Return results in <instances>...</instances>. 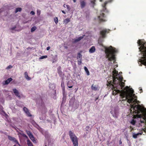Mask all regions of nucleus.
Here are the masks:
<instances>
[{
    "label": "nucleus",
    "mask_w": 146,
    "mask_h": 146,
    "mask_svg": "<svg viewBox=\"0 0 146 146\" xmlns=\"http://www.w3.org/2000/svg\"><path fill=\"white\" fill-rule=\"evenodd\" d=\"M119 143L120 145L121 144H122V142L121 141V139L119 140Z\"/></svg>",
    "instance_id": "6e6d98bb"
},
{
    "label": "nucleus",
    "mask_w": 146,
    "mask_h": 146,
    "mask_svg": "<svg viewBox=\"0 0 146 146\" xmlns=\"http://www.w3.org/2000/svg\"><path fill=\"white\" fill-rule=\"evenodd\" d=\"M13 79L12 78H8L7 80H6L3 83V84L4 85L8 84Z\"/></svg>",
    "instance_id": "2eb2a0df"
},
{
    "label": "nucleus",
    "mask_w": 146,
    "mask_h": 146,
    "mask_svg": "<svg viewBox=\"0 0 146 146\" xmlns=\"http://www.w3.org/2000/svg\"><path fill=\"white\" fill-rule=\"evenodd\" d=\"M61 86L62 88L63 91V92L64 93L65 91V87L64 82L63 81H62L61 82Z\"/></svg>",
    "instance_id": "5701e85b"
},
{
    "label": "nucleus",
    "mask_w": 146,
    "mask_h": 146,
    "mask_svg": "<svg viewBox=\"0 0 146 146\" xmlns=\"http://www.w3.org/2000/svg\"><path fill=\"white\" fill-rule=\"evenodd\" d=\"M13 90L15 94L17 97L19 98H21V96L19 92L16 88L13 89Z\"/></svg>",
    "instance_id": "f8f14e48"
},
{
    "label": "nucleus",
    "mask_w": 146,
    "mask_h": 146,
    "mask_svg": "<svg viewBox=\"0 0 146 146\" xmlns=\"http://www.w3.org/2000/svg\"><path fill=\"white\" fill-rule=\"evenodd\" d=\"M84 69L87 75L88 76H89V75H90L89 72L88 71V68H87L86 67L84 66Z\"/></svg>",
    "instance_id": "cd10ccee"
},
{
    "label": "nucleus",
    "mask_w": 146,
    "mask_h": 146,
    "mask_svg": "<svg viewBox=\"0 0 146 146\" xmlns=\"http://www.w3.org/2000/svg\"><path fill=\"white\" fill-rule=\"evenodd\" d=\"M50 48V46H48V47L46 48V50H49Z\"/></svg>",
    "instance_id": "603ef678"
},
{
    "label": "nucleus",
    "mask_w": 146,
    "mask_h": 146,
    "mask_svg": "<svg viewBox=\"0 0 146 146\" xmlns=\"http://www.w3.org/2000/svg\"><path fill=\"white\" fill-rule=\"evenodd\" d=\"M113 79H114L116 77H117L116 76L118 74V72L117 71L115 70L113 71Z\"/></svg>",
    "instance_id": "aec40b11"
},
{
    "label": "nucleus",
    "mask_w": 146,
    "mask_h": 146,
    "mask_svg": "<svg viewBox=\"0 0 146 146\" xmlns=\"http://www.w3.org/2000/svg\"><path fill=\"white\" fill-rule=\"evenodd\" d=\"M22 10V8H17L16 9V10L15 11V13H17L18 11L20 12Z\"/></svg>",
    "instance_id": "c756f323"
},
{
    "label": "nucleus",
    "mask_w": 146,
    "mask_h": 146,
    "mask_svg": "<svg viewBox=\"0 0 146 146\" xmlns=\"http://www.w3.org/2000/svg\"><path fill=\"white\" fill-rule=\"evenodd\" d=\"M8 139L12 141L13 142L15 143H16L19 146H21L20 145V144L17 140L15 137H13L10 135H8Z\"/></svg>",
    "instance_id": "9d476101"
},
{
    "label": "nucleus",
    "mask_w": 146,
    "mask_h": 146,
    "mask_svg": "<svg viewBox=\"0 0 146 146\" xmlns=\"http://www.w3.org/2000/svg\"><path fill=\"white\" fill-rule=\"evenodd\" d=\"M30 14H31L32 15H34L35 14V12L33 11H31L30 12Z\"/></svg>",
    "instance_id": "de8ad7c7"
},
{
    "label": "nucleus",
    "mask_w": 146,
    "mask_h": 146,
    "mask_svg": "<svg viewBox=\"0 0 146 146\" xmlns=\"http://www.w3.org/2000/svg\"><path fill=\"white\" fill-rule=\"evenodd\" d=\"M126 91L121 93L120 96L122 101L126 100L129 98H133L135 96V94H133L134 91L132 88L130 89L129 87L126 86L125 88Z\"/></svg>",
    "instance_id": "7ed1b4c3"
},
{
    "label": "nucleus",
    "mask_w": 146,
    "mask_h": 146,
    "mask_svg": "<svg viewBox=\"0 0 146 146\" xmlns=\"http://www.w3.org/2000/svg\"><path fill=\"white\" fill-rule=\"evenodd\" d=\"M116 85H118L120 87L122 88L124 86L125 83L123 82L122 81H120L118 80V82H117L116 84Z\"/></svg>",
    "instance_id": "4468645a"
},
{
    "label": "nucleus",
    "mask_w": 146,
    "mask_h": 146,
    "mask_svg": "<svg viewBox=\"0 0 146 146\" xmlns=\"http://www.w3.org/2000/svg\"><path fill=\"white\" fill-rule=\"evenodd\" d=\"M65 4H64V7H65Z\"/></svg>",
    "instance_id": "338daca9"
},
{
    "label": "nucleus",
    "mask_w": 146,
    "mask_h": 146,
    "mask_svg": "<svg viewBox=\"0 0 146 146\" xmlns=\"http://www.w3.org/2000/svg\"><path fill=\"white\" fill-rule=\"evenodd\" d=\"M36 29V27L35 26H34L31 29V31L32 32L35 31Z\"/></svg>",
    "instance_id": "72a5a7b5"
},
{
    "label": "nucleus",
    "mask_w": 146,
    "mask_h": 146,
    "mask_svg": "<svg viewBox=\"0 0 146 146\" xmlns=\"http://www.w3.org/2000/svg\"><path fill=\"white\" fill-rule=\"evenodd\" d=\"M136 123V121L134 119H133L131 122V123L133 125H134Z\"/></svg>",
    "instance_id": "4c0bfd02"
},
{
    "label": "nucleus",
    "mask_w": 146,
    "mask_h": 146,
    "mask_svg": "<svg viewBox=\"0 0 146 146\" xmlns=\"http://www.w3.org/2000/svg\"><path fill=\"white\" fill-rule=\"evenodd\" d=\"M143 131L144 132L146 133V127L144 128V129H143Z\"/></svg>",
    "instance_id": "3c124183"
},
{
    "label": "nucleus",
    "mask_w": 146,
    "mask_h": 146,
    "mask_svg": "<svg viewBox=\"0 0 146 146\" xmlns=\"http://www.w3.org/2000/svg\"><path fill=\"white\" fill-rule=\"evenodd\" d=\"M144 111H145V112L146 113V110L144 109Z\"/></svg>",
    "instance_id": "e2e57ef3"
},
{
    "label": "nucleus",
    "mask_w": 146,
    "mask_h": 146,
    "mask_svg": "<svg viewBox=\"0 0 146 146\" xmlns=\"http://www.w3.org/2000/svg\"><path fill=\"white\" fill-rule=\"evenodd\" d=\"M98 98H96L95 99V101H96L98 99Z\"/></svg>",
    "instance_id": "052dcab7"
},
{
    "label": "nucleus",
    "mask_w": 146,
    "mask_h": 146,
    "mask_svg": "<svg viewBox=\"0 0 146 146\" xmlns=\"http://www.w3.org/2000/svg\"><path fill=\"white\" fill-rule=\"evenodd\" d=\"M98 85H94L93 84L92 85L91 88L93 90L96 91L98 90Z\"/></svg>",
    "instance_id": "412c9836"
},
{
    "label": "nucleus",
    "mask_w": 146,
    "mask_h": 146,
    "mask_svg": "<svg viewBox=\"0 0 146 146\" xmlns=\"http://www.w3.org/2000/svg\"><path fill=\"white\" fill-rule=\"evenodd\" d=\"M82 59H80V60H78V65H81L82 63V62L81 61Z\"/></svg>",
    "instance_id": "a19ab883"
},
{
    "label": "nucleus",
    "mask_w": 146,
    "mask_h": 146,
    "mask_svg": "<svg viewBox=\"0 0 146 146\" xmlns=\"http://www.w3.org/2000/svg\"><path fill=\"white\" fill-rule=\"evenodd\" d=\"M25 113L27 114V115L29 117H30L32 116V115L30 113V112L29 111V110L28 111H27V112H25Z\"/></svg>",
    "instance_id": "2f4dec72"
},
{
    "label": "nucleus",
    "mask_w": 146,
    "mask_h": 146,
    "mask_svg": "<svg viewBox=\"0 0 146 146\" xmlns=\"http://www.w3.org/2000/svg\"><path fill=\"white\" fill-rule=\"evenodd\" d=\"M117 52V50L111 46L105 48V53L106 58H108V60L110 61L113 60L115 61V54Z\"/></svg>",
    "instance_id": "f03ea898"
},
{
    "label": "nucleus",
    "mask_w": 146,
    "mask_h": 146,
    "mask_svg": "<svg viewBox=\"0 0 146 146\" xmlns=\"http://www.w3.org/2000/svg\"><path fill=\"white\" fill-rule=\"evenodd\" d=\"M142 133L143 132L138 133L137 134L134 133L133 135V137L134 138H136L139 135H141Z\"/></svg>",
    "instance_id": "4be33fe9"
},
{
    "label": "nucleus",
    "mask_w": 146,
    "mask_h": 146,
    "mask_svg": "<svg viewBox=\"0 0 146 146\" xmlns=\"http://www.w3.org/2000/svg\"><path fill=\"white\" fill-rule=\"evenodd\" d=\"M29 138H30V139L33 142H36V140L35 139L34 137L33 136V135H32L31 137H30Z\"/></svg>",
    "instance_id": "c85d7f7f"
},
{
    "label": "nucleus",
    "mask_w": 146,
    "mask_h": 146,
    "mask_svg": "<svg viewBox=\"0 0 146 146\" xmlns=\"http://www.w3.org/2000/svg\"><path fill=\"white\" fill-rule=\"evenodd\" d=\"M96 0H91V3L93 5V7H94V5L95 4V2Z\"/></svg>",
    "instance_id": "f704fd0d"
},
{
    "label": "nucleus",
    "mask_w": 146,
    "mask_h": 146,
    "mask_svg": "<svg viewBox=\"0 0 146 146\" xmlns=\"http://www.w3.org/2000/svg\"><path fill=\"white\" fill-rule=\"evenodd\" d=\"M67 85L69 88H72L73 86L72 82V81H68L67 82Z\"/></svg>",
    "instance_id": "dca6fc26"
},
{
    "label": "nucleus",
    "mask_w": 146,
    "mask_h": 146,
    "mask_svg": "<svg viewBox=\"0 0 146 146\" xmlns=\"http://www.w3.org/2000/svg\"><path fill=\"white\" fill-rule=\"evenodd\" d=\"M130 127V128H132L131 130L133 129V128L131 126Z\"/></svg>",
    "instance_id": "680f3d73"
},
{
    "label": "nucleus",
    "mask_w": 146,
    "mask_h": 146,
    "mask_svg": "<svg viewBox=\"0 0 146 146\" xmlns=\"http://www.w3.org/2000/svg\"><path fill=\"white\" fill-rule=\"evenodd\" d=\"M20 134L24 137H25L26 135V134L23 133H20Z\"/></svg>",
    "instance_id": "49530a36"
},
{
    "label": "nucleus",
    "mask_w": 146,
    "mask_h": 146,
    "mask_svg": "<svg viewBox=\"0 0 146 146\" xmlns=\"http://www.w3.org/2000/svg\"><path fill=\"white\" fill-rule=\"evenodd\" d=\"M64 47L66 48H67V46H65Z\"/></svg>",
    "instance_id": "0e129e2a"
},
{
    "label": "nucleus",
    "mask_w": 146,
    "mask_h": 146,
    "mask_svg": "<svg viewBox=\"0 0 146 146\" xmlns=\"http://www.w3.org/2000/svg\"><path fill=\"white\" fill-rule=\"evenodd\" d=\"M90 128V126H87L86 128V131H88Z\"/></svg>",
    "instance_id": "c03bdc74"
},
{
    "label": "nucleus",
    "mask_w": 146,
    "mask_h": 146,
    "mask_svg": "<svg viewBox=\"0 0 146 146\" xmlns=\"http://www.w3.org/2000/svg\"><path fill=\"white\" fill-rule=\"evenodd\" d=\"M24 137H25L26 138H27V139L28 138V137L27 135H26V136H25Z\"/></svg>",
    "instance_id": "bf43d9fd"
},
{
    "label": "nucleus",
    "mask_w": 146,
    "mask_h": 146,
    "mask_svg": "<svg viewBox=\"0 0 146 146\" xmlns=\"http://www.w3.org/2000/svg\"><path fill=\"white\" fill-rule=\"evenodd\" d=\"M82 55L80 53H78L77 54V58H80L82 59Z\"/></svg>",
    "instance_id": "473e14b6"
},
{
    "label": "nucleus",
    "mask_w": 146,
    "mask_h": 146,
    "mask_svg": "<svg viewBox=\"0 0 146 146\" xmlns=\"http://www.w3.org/2000/svg\"><path fill=\"white\" fill-rule=\"evenodd\" d=\"M80 4L81 8L83 9L86 6V3L84 1H80Z\"/></svg>",
    "instance_id": "a211bd4d"
},
{
    "label": "nucleus",
    "mask_w": 146,
    "mask_h": 146,
    "mask_svg": "<svg viewBox=\"0 0 146 146\" xmlns=\"http://www.w3.org/2000/svg\"><path fill=\"white\" fill-rule=\"evenodd\" d=\"M139 90L140 92V93L143 92V90L142 88H139Z\"/></svg>",
    "instance_id": "09e8293b"
},
{
    "label": "nucleus",
    "mask_w": 146,
    "mask_h": 146,
    "mask_svg": "<svg viewBox=\"0 0 146 146\" xmlns=\"http://www.w3.org/2000/svg\"><path fill=\"white\" fill-rule=\"evenodd\" d=\"M123 78L119 77V78L117 77H116L113 80V81H110V82H108V83L107 84V85L108 86H111L112 88H114V85H116V84L117 82H118V81L119 80L120 81H122L123 80Z\"/></svg>",
    "instance_id": "423d86ee"
},
{
    "label": "nucleus",
    "mask_w": 146,
    "mask_h": 146,
    "mask_svg": "<svg viewBox=\"0 0 146 146\" xmlns=\"http://www.w3.org/2000/svg\"><path fill=\"white\" fill-rule=\"evenodd\" d=\"M141 123V126L146 127V117L143 118V120H140Z\"/></svg>",
    "instance_id": "ddd939ff"
},
{
    "label": "nucleus",
    "mask_w": 146,
    "mask_h": 146,
    "mask_svg": "<svg viewBox=\"0 0 146 146\" xmlns=\"http://www.w3.org/2000/svg\"><path fill=\"white\" fill-rule=\"evenodd\" d=\"M105 14L103 13H101L98 16V18L100 22H104L106 21L105 19Z\"/></svg>",
    "instance_id": "1a4fd4ad"
},
{
    "label": "nucleus",
    "mask_w": 146,
    "mask_h": 146,
    "mask_svg": "<svg viewBox=\"0 0 146 146\" xmlns=\"http://www.w3.org/2000/svg\"><path fill=\"white\" fill-rule=\"evenodd\" d=\"M127 102L131 104V108L133 110V113L135 114L142 113L143 110L142 107L140 105H135L136 103L138 104L140 102L137 100V97L135 96L133 98H129L127 100Z\"/></svg>",
    "instance_id": "f257e3e1"
},
{
    "label": "nucleus",
    "mask_w": 146,
    "mask_h": 146,
    "mask_svg": "<svg viewBox=\"0 0 146 146\" xmlns=\"http://www.w3.org/2000/svg\"><path fill=\"white\" fill-rule=\"evenodd\" d=\"M54 20L56 24H57L58 22V18L55 17L54 18Z\"/></svg>",
    "instance_id": "e433bc0d"
},
{
    "label": "nucleus",
    "mask_w": 146,
    "mask_h": 146,
    "mask_svg": "<svg viewBox=\"0 0 146 146\" xmlns=\"http://www.w3.org/2000/svg\"><path fill=\"white\" fill-rule=\"evenodd\" d=\"M13 146H16L15 145H13Z\"/></svg>",
    "instance_id": "774afa93"
},
{
    "label": "nucleus",
    "mask_w": 146,
    "mask_h": 146,
    "mask_svg": "<svg viewBox=\"0 0 146 146\" xmlns=\"http://www.w3.org/2000/svg\"><path fill=\"white\" fill-rule=\"evenodd\" d=\"M83 38V36L80 37L76 39H74L73 40V42L74 43H76V42L79 41H80L82 38Z\"/></svg>",
    "instance_id": "6ab92c4d"
},
{
    "label": "nucleus",
    "mask_w": 146,
    "mask_h": 146,
    "mask_svg": "<svg viewBox=\"0 0 146 146\" xmlns=\"http://www.w3.org/2000/svg\"><path fill=\"white\" fill-rule=\"evenodd\" d=\"M70 21V19L69 18H67L65 19L64 21V23L66 24L68 23Z\"/></svg>",
    "instance_id": "bb28decb"
},
{
    "label": "nucleus",
    "mask_w": 146,
    "mask_h": 146,
    "mask_svg": "<svg viewBox=\"0 0 146 146\" xmlns=\"http://www.w3.org/2000/svg\"><path fill=\"white\" fill-rule=\"evenodd\" d=\"M12 68V66L11 65H10L7 67V69H10Z\"/></svg>",
    "instance_id": "a18cd8bd"
},
{
    "label": "nucleus",
    "mask_w": 146,
    "mask_h": 146,
    "mask_svg": "<svg viewBox=\"0 0 146 146\" xmlns=\"http://www.w3.org/2000/svg\"><path fill=\"white\" fill-rule=\"evenodd\" d=\"M113 85H114V87L113 88H112L111 86H109V87L110 88H111L112 90H113V92H112V94L113 95H116L117 94V93L119 92L120 91L119 90H116L114 88L115 87H116L117 89L118 88H117V86L116 85H115L114 84H113Z\"/></svg>",
    "instance_id": "9b49d317"
},
{
    "label": "nucleus",
    "mask_w": 146,
    "mask_h": 146,
    "mask_svg": "<svg viewBox=\"0 0 146 146\" xmlns=\"http://www.w3.org/2000/svg\"><path fill=\"white\" fill-rule=\"evenodd\" d=\"M74 3H75L76 2V0H73Z\"/></svg>",
    "instance_id": "13d9d810"
},
{
    "label": "nucleus",
    "mask_w": 146,
    "mask_h": 146,
    "mask_svg": "<svg viewBox=\"0 0 146 146\" xmlns=\"http://www.w3.org/2000/svg\"><path fill=\"white\" fill-rule=\"evenodd\" d=\"M25 78L27 80H30L31 79V78L28 76V73L26 72L24 73Z\"/></svg>",
    "instance_id": "393cba45"
},
{
    "label": "nucleus",
    "mask_w": 146,
    "mask_h": 146,
    "mask_svg": "<svg viewBox=\"0 0 146 146\" xmlns=\"http://www.w3.org/2000/svg\"><path fill=\"white\" fill-rule=\"evenodd\" d=\"M62 13H63L64 14H66L65 12L64 11L62 10Z\"/></svg>",
    "instance_id": "4d7b16f0"
},
{
    "label": "nucleus",
    "mask_w": 146,
    "mask_h": 146,
    "mask_svg": "<svg viewBox=\"0 0 146 146\" xmlns=\"http://www.w3.org/2000/svg\"><path fill=\"white\" fill-rule=\"evenodd\" d=\"M53 60H52V63H54L57 60L55 59L54 58H53Z\"/></svg>",
    "instance_id": "37998d69"
},
{
    "label": "nucleus",
    "mask_w": 146,
    "mask_h": 146,
    "mask_svg": "<svg viewBox=\"0 0 146 146\" xmlns=\"http://www.w3.org/2000/svg\"><path fill=\"white\" fill-rule=\"evenodd\" d=\"M137 43L139 45L142 46L141 50L143 52V56L144 58V59L141 60L140 62L142 64L146 66V47L145 46H146V44L140 40H138Z\"/></svg>",
    "instance_id": "20e7f679"
},
{
    "label": "nucleus",
    "mask_w": 146,
    "mask_h": 146,
    "mask_svg": "<svg viewBox=\"0 0 146 146\" xmlns=\"http://www.w3.org/2000/svg\"><path fill=\"white\" fill-rule=\"evenodd\" d=\"M47 57V55H45L42 56L40 57L39 58V59L40 60L44 58H46Z\"/></svg>",
    "instance_id": "c9c22d12"
},
{
    "label": "nucleus",
    "mask_w": 146,
    "mask_h": 146,
    "mask_svg": "<svg viewBox=\"0 0 146 146\" xmlns=\"http://www.w3.org/2000/svg\"><path fill=\"white\" fill-rule=\"evenodd\" d=\"M26 133H27V134L29 136V137H31V136H32V135H32V134L31 133V132L27 130Z\"/></svg>",
    "instance_id": "7c9ffc66"
},
{
    "label": "nucleus",
    "mask_w": 146,
    "mask_h": 146,
    "mask_svg": "<svg viewBox=\"0 0 146 146\" xmlns=\"http://www.w3.org/2000/svg\"><path fill=\"white\" fill-rule=\"evenodd\" d=\"M40 11L39 10H37V14L38 15H40Z\"/></svg>",
    "instance_id": "79ce46f5"
},
{
    "label": "nucleus",
    "mask_w": 146,
    "mask_h": 146,
    "mask_svg": "<svg viewBox=\"0 0 146 146\" xmlns=\"http://www.w3.org/2000/svg\"><path fill=\"white\" fill-rule=\"evenodd\" d=\"M27 144L28 146H34L33 145L31 141L29 139H28L27 140Z\"/></svg>",
    "instance_id": "a878e982"
},
{
    "label": "nucleus",
    "mask_w": 146,
    "mask_h": 146,
    "mask_svg": "<svg viewBox=\"0 0 146 146\" xmlns=\"http://www.w3.org/2000/svg\"><path fill=\"white\" fill-rule=\"evenodd\" d=\"M108 3V2L106 1L104 3V5H103V7L104 8H106V6L107 4V3Z\"/></svg>",
    "instance_id": "58836bf2"
},
{
    "label": "nucleus",
    "mask_w": 146,
    "mask_h": 146,
    "mask_svg": "<svg viewBox=\"0 0 146 146\" xmlns=\"http://www.w3.org/2000/svg\"><path fill=\"white\" fill-rule=\"evenodd\" d=\"M66 6L67 7V8L68 9L70 10V7H69V6L68 5H66Z\"/></svg>",
    "instance_id": "8fccbe9b"
},
{
    "label": "nucleus",
    "mask_w": 146,
    "mask_h": 146,
    "mask_svg": "<svg viewBox=\"0 0 146 146\" xmlns=\"http://www.w3.org/2000/svg\"><path fill=\"white\" fill-rule=\"evenodd\" d=\"M16 28V27H12V28H11V29L12 30H14L15 29V28Z\"/></svg>",
    "instance_id": "5fc2aeb1"
},
{
    "label": "nucleus",
    "mask_w": 146,
    "mask_h": 146,
    "mask_svg": "<svg viewBox=\"0 0 146 146\" xmlns=\"http://www.w3.org/2000/svg\"><path fill=\"white\" fill-rule=\"evenodd\" d=\"M57 72L60 76H62V72L61 70V68L60 66H59L57 68Z\"/></svg>",
    "instance_id": "f3484780"
},
{
    "label": "nucleus",
    "mask_w": 146,
    "mask_h": 146,
    "mask_svg": "<svg viewBox=\"0 0 146 146\" xmlns=\"http://www.w3.org/2000/svg\"><path fill=\"white\" fill-rule=\"evenodd\" d=\"M110 30L106 29H104L100 31V33L102 38H105L106 36V34L109 32Z\"/></svg>",
    "instance_id": "0eeeda50"
},
{
    "label": "nucleus",
    "mask_w": 146,
    "mask_h": 146,
    "mask_svg": "<svg viewBox=\"0 0 146 146\" xmlns=\"http://www.w3.org/2000/svg\"><path fill=\"white\" fill-rule=\"evenodd\" d=\"M102 1V0H100V1L101 2Z\"/></svg>",
    "instance_id": "69168bd1"
},
{
    "label": "nucleus",
    "mask_w": 146,
    "mask_h": 146,
    "mask_svg": "<svg viewBox=\"0 0 146 146\" xmlns=\"http://www.w3.org/2000/svg\"><path fill=\"white\" fill-rule=\"evenodd\" d=\"M23 110L25 112H26L27 111H28V109L25 107H24L23 108Z\"/></svg>",
    "instance_id": "ea45409f"
},
{
    "label": "nucleus",
    "mask_w": 146,
    "mask_h": 146,
    "mask_svg": "<svg viewBox=\"0 0 146 146\" xmlns=\"http://www.w3.org/2000/svg\"><path fill=\"white\" fill-rule=\"evenodd\" d=\"M69 135L74 146H78V138L71 131H70Z\"/></svg>",
    "instance_id": "39448f33"
},
{
    "label": "nucleus",
    "mask_w": 146,
    "mask_h": 146,
    "mask_svg": "<svg viewBox=\"0 0 146 146\" xmlns=\"http://www.w3.org/2000/svg\"><path fill=\"white\" fill-rule=\"evenodd\" d=\"M111 114L113 117L117 118L118 116V112L117 110L115 108H114L110 111Z\"/></svg>",
    "instance_id": "6e6552de"
},
{
    "label": "nucleus",
    "mask_w": 146,
    "mask_h": 146,
    "mask_svg": "<svg viewBox=\"0 0 146 146\" xmlns=\"http://www.w3.org/2000/svg\"><path fill=\"white\" fill-rule=\"evenodd\" d=\"M95 48L94 46H92L90 49L89 51L90 53H93L95 52Z\"/></svg>",
    "instance_id": "b1692460"
},
{
    "label": "nucleus",
    "mask_w": 146,
    "mask_h": 146,
    "mask_svg": "<svg viewBox=\"0 0 146 146\" xmlns=\"http://www.w3.org/2000/svg\"><path fill=\"white\" fill-rule=\"evenodd\" d=\"M138 116V117H141V115L140 114H138L137 115Z\"/></svg>",
    "instance_id": "864d4df0"
}]
</instances>
